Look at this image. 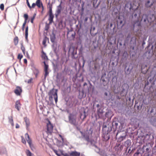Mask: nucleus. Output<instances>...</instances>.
Instances as JSON below:
<instances>
[{"instance_id":"obj_44","label":"nucleus","mask_w":156,"mask_h":156,"mask_svg":"<svg viewBox=\"0 0 156 156\" xmlns=\"http://www.w3.org/2000/svg\"><path fill=\"white\" fill-rule=\"evenodd\" d=\"M150 1H148L145 4V6L147 7H149L152 6L153 5V3H151L150 4Z\"/></svg>"},{"instance_id":"obj_12","label":"nucleus","mask_w":156,"mask_h":156,"mask_svg":"<svg viewBox=\"0 0 156 156\" xmlns=\"http://www.w3.org/2000/svg\"><path fill=\"white\" fill-rule=\"evenodd\" d=\"M110 61H113L114 62H112V65L113 66H114L115 65V63H116L115 66H116L118 63V61L119 60V57L118 56H116L115 57L112 56L110 59Z\"/></svg>"},{"instance_id":"obj_33","label":"nucleus","mask_w":156,"mask_h":156,"mask_svg":"<svg viewBox=\"0 0 156 156\" xmlns=\"http://www.w3.org/2000/svg\"><path fill=\"white\" fill-rule=\"evenodd\" d=\"M103 138L106 141L108 140L110 137V133L108 134H103Z\"/></svg>"},{"instance_id":"obj_40","label":"nucleus","mask_w":156,"mask_h":156,"mask_svg":"<svg viewBox=\"0 0 156 156\" xmlns=\"http://www.w3.org/2000/svg\"><path fill=\"white\" fill-rule=\"evenodd\" d=\"M42 52L41 57L44 60H48V58L46 54L43 51H42Z\"/></svg>"},{"instance_id":"obj_64","label":"nucleus","mask_w":156,"mask_h":156,"mask_svg":"<svg viewBox=\"0 0 156 156\" xmlns=\"http://www.w3.org/2000/svg\"><path fill=\"white\" fill-rule=\"evenodd\" d=\"M0 8L2 11H3L4 9V5L3 4H2L0 5Z\"/></svg>"},{"instance_id":"obj_61","label":"nucleus","mask_w":156,"mask_h":156,"mask_svg":"<svg viewBox=\"0 0 156 156\" xmlns=\"http://www.w3.org/2000/svg\"><path fill=\"white\" fill-rule=\"evenodd\" d=\"M57 47H53L54 51L55 53V54H56V55H57Z\"/></svg>"},{"instance_id":"obj_28","label":"nucleus","mask_w":156,"mask_h":156,"mask_svg":"<svg viewBox=\"0 0 156 156\" xmlns=\"http://www.w3.org/2000/svg\"><path fill=\"white\" fill-rule=\"evenodd\" d=\"M104 98L106 100H110L111 99V95L110 93H109V94H108V92H105L104 93Z\"/></svg>"},{"instance_id":"obj_52","label":"nucleus","mask_w":156,"mask_h":156,"mask_svg":"<svg viewBox=\"0 0 156 156\" xmlns=\"http://www.w3.org/2000/svg\"><path fill=\"white\" fill-rule=\"evenodd\" d=\"M63 76H62L61 74L58 73L56 75V79H62Z\"/></svg>"},{"instance_id":"obj_7","label":"nucleus","mask_w":156,"mask_h":156,"mask_svg":"<svg viewBox=\"0 0 156 156\" xmlns=\"http://www.w3.org/2000/svg\"><path fill=\"white\" fill-rule=\"evenodd\" d=\"M151 40H148V45L145 48L146 53L150 55H152L154 51V44L150 43Z\"/></svg>"},{"instance_id":"obj_45","label":"nucleus","mask_w":156,"mask_h":156,"mask_svg":"<svg viewBox=\"0 0 156 156\" xmlns=\"http://www.w3.org/2000/svg\"><path fill=\"white\" fill-rule=\"evenodd\" d=\"M26 153L27 156H32V154L30 150L28 149L26 150Z\"/></svg>"},{"instance_id":"obj_22","label":"nucleus","mask_w":156,"mask_h":156,"mask_svg":"<svg viewBox=\"0 0 156 156\" xmlns=\"http://www.w3.org/2000/svg\"><path fill=\"white\" fill-rule=\"evenodd\" d=\"M21 104L20 101V100H18L16 101L15 105V107L17 110L18 111H19L21 108Z\"/></svg>"},{"instance_id":"obj_59","label":"nucleus","mask_w":156,"mask_h":156,"mask_svg":"<svg viewBox=\"0 0 156 156\" xmlns=\"http://www.w3.org/2000/svg\"><path fill=\"white\" fill-rule=\"evenodd\" d=\"M23 57V55L21 54H19L18 55L17 58L18 59L20 60Z\"/></svg>"},{"instance_id":"obj_9","label":"nucleus","mask_w":156,"mask_h":156,"mask_svg":"<svg viewBox=\"0 0 156 156\" xmlns=\"http://www.w3.org/2000/svg\"><path fill=\"white\" fill-rule=\"evenodd\" d=\"M129 88V86L127 84H123L121 90L120 92L121 96L122 97L126 96L127 94Z\"/></svg>"},{"instance_id":"obj_3","label":"nucleus","mask_w":156,"mask_h":156,"mask_svg":"<svg viewBox=\"0 0 156 156\" xmlns=\"http://www.w3.org/2000/svg\"><path fill=\"white\" fill-rule=\"evenodd\" d=\"M140 14V11L138 10L137 9H136L133 13L132 18L133 19L136 18V21H135L133 25V30H134L135 28L136 27L137 30H139L140 26V18L139 17Z\"/></svg>"},{"instance_id":"obj_36","label":"nucleus","mask_w":156,"mask_h":156,"mask_svg":"<svg viewBox=\"0 0 156 156\" xmlns=\"http://www.w3.org/2000/svg\"><path fill=\"white\" fill-rule=\"evenodd\" d=\"M51 42L52 43V47H57V40H50Z\"/></svg>"},{"instance_id":"obj_11","label":"nucleus","mask_w":156,"mask_h":156,"mask_svg":"<svg viewBox=\"0 0 156 156\" xmlns=\"http://www.w3.org/2000/svg\"><path fill=\"white\" fill-rule=\"evenodd\" d=\"M43 63L44 65V71L45 72V74L44 78L42 79L43 81L45 80L46 76L49 74V72L48 71V65L46 64L45 61H44Z\"/></svg>"},{"instance_id":"obj_50","label":"nucleus","mask_w":156,"mask_h":156,"mask_svg":"<svg viewBox=\"0 0 156 156\" xmlns=\"http://www.w3.org/2000/svg\"><path fill=\"white\" fill-rule=\"evenodd\" d=\"M36 16V14L35 13H34L33 15V16L32 17H31V19H30V22L32 23H34V19H35V18Z\"/></svg>"},{"instance_id":"obj_29","label":"nucleus","mask_w":156,"mask_h":156,"mask_svg":"<svg viewBox=\"0 0 156 156\" xmlns=\"http://www.w3.org/2000/svg\"><path fill=\"white\" fill-rule=\"evenodd\" d=\"M6 153V151L5 148L4 147H0V154H5Z\"/></svg>"},{"instance_id":"obj_30","label":"nucleus","mask_w":156,"mask_h":156,"mask_svg":"<svg viewBox=\"0 0 156 156\" xmlns=\"http://www.w3.org/2000/svg\"><path fill=\"white\" fill-rule=\"evenodd\" d=\"M144 22H146L147 20L148 22H149V20L147 18V16L146 14H143L142 17V18L141 20V21H143Z\"/></svg>"},{"instance_id":"obj_35","label":"nucleus","mask_w":156,"mask_h":156,"mask_svg":"<svg viewBox=\"0 0 156 156\" xmlns=\"http://www.w3.org/2000/svg\"><path fill=\"white\" fill-rule=\"evenodd\" d=\"M133 69V67H132L131 68H130V66H129L128 68L125 71V73L127 75L129 74L130 73V72Z\"/></svg>"},{"instance_id":"obj_25","label":"nucleus","mask_w":156,"mask_h":156,"mask_svg":"<svg viewBox=\"0 0 156 156\" xmlns=\"http://www.w3.org/2000/svg\"><path fill=\"white\" fill-rule=\"evenodd\" d=\"M36 5L38 8H40L41 7L42 8V9H44V7L42 2L41 0H37L36 2Z\"/></svg>"},{"instance_id":"obj_38","label":"nucleus","mask_w":156,"mask_h":156,"mask_svg":"<svg viewBox=\"0 0 156 156\" xmlns=\"http://www.w3.org/2000/svg\"><path fill=\"white\" fill-rule=\"evenodd\" d=\"M94 150V151L97 153L99 154L100 155H102V152L100 151V149L98 147L95 148L94 149L93 148Z\"/></svg>"},{"instance_id":"obj_53","label":"nucleus","mask_w":156,"mask_h":156,"mask_svg":"<svg viewBox=\"0 0 156 156\" xmlns=\"http://www.w3.org/2000/svg\"><path fill=\"white\" fill-rule=\"evenodd\" d=\"M152 151L153 152V154L154 153L156 154V144L153 148H152Z\"/></svg>"},{"instance_id":"obj_13","label":"nucleus","mask_w":156,"mask_h":156,"mask_svg":"<svg viewBox=\"0 0 156 156\" xmlns=\"http://www.w3.org/2000/svg\"><path fill=\"white\" fill-rule=\"evenodd\" d=\"M104 108L103 107L97 108V113L99 118H101L103 115V113L104 112Z\"/></svg>"},{"instance_id":"obj_23","label":"nucleus","mask_w":156,"mask_h":156,"mask_svg":"<svg viewBox=\"0 0 156 156\" xmlns=\"http://www.w3.org/2000/svg\"><path fill=\"white\" fill-rule=\"evenodd\" d=\"M101 40H94L93 41V45L94 48L96 49L99 45V42Z\"/></svg>"},{"instance_id":"obj_43","label":"nucleus","mask_w":156,"mask_h":156,"mask_svg":"<svg viewBox=\"0 0 156 156\" xmlns=\"http://www.w3.org/2000/svg\"><path fill=\"white\" fill-rule=\"evenodd\" d=\"M33 72L34 74L35 75V77L36 78L37 77L39 73L38 70L37 69L35 68L33 70Z\"/></svg>"},{"instance_id":"obj_34","label":"nucleus","mask_w":156,"mask_h":156,"mask_svg":"<svg viewBox=\"0 0 156 156\" xmlns=\"http://www.w3.org/2000/svg\"><path fill=\"white\" fill-rule=\"evenodd\" d=\"M24 120L26 124V127L27 128L30 125L29 120L27 117H24Z\"/></svg>"},{"instance_id":"obj_62","label":"nucleus","mask_w":156,"mask_h":156,"mask_svg":"<svg viewBox=\"0 0 156 156\" xmlns=\"http://www.w3.org/2000/svg\"><path fill=\"white\" fill-rule=\"evenodd\" d=\"M117 80V77L115 76H114L112 79V81L113 82L114 81H116Z\"/></svg>"},{"instance_id":"obj_37","label":"nucleus","mask_w":156,"mask_h":156,"mask_svg":"<svg viewBox=\"0 0 156 156\" xmlns=\"http://www.w3.org/2000/svg\"><path fill=\"white\" fill-rule=\"evenodd\" d=\"M86 95H84V92L83 90H82L81 92L80 91H79V98H82L83 97H85Z\"/></svg>"},{"instance_id":"obj_51","label":"nucleus","mask_w":156,"mask_h":156,"mask_svg":"<svg viewBox=\"0 0 156 156\" xmlns=\"http://www.w3.org/2000/svg\"><path fill=\"white\" fill-rule=\"evenodd\" d=\"M137 143H138L140 144H142L143 143H145V141L143 140V139L141 137V140H140L138 139L137 140Z\"/></svg>"},{"instance_id":"obj_55","label":"nucleus","mask_w":156,"mask_h":156,"mask_svg":"<svg viewBox=\"0 0 156 156\" xmlns=\"http://www.w3.org/2000/svg\"><path fill=\"white\" fill-rule=\"evenodd\" d=\"M8 119H9V122L10 123L13 122L12 116H11V117H9Z\"/></svg>"},{"instance_id":"obj_16","label":"nucleus","mask_w":156,"mask_h":156,"mask_svg":"<svg viewBox=\"0 0 156 156\" xmlns=\"http://www.w3.org/2000/svg\"><path fill=\"white\" fill-rule=\"evenodd\" d=\"M128 57L129 55L127 52L126 51H124L122 55L121 61L122 62H125L127 61Z\"/></svg>"},{"instance_id":"obj_39","label":"nucleus","mask_w":156,"mask_h":156,"mask_svg":"<svg viewBox=\"0 0 156 156\" xmlns=\"http://www.w3.org/2000/svg\"><path fill=\"white\" fill-rule=\"evenodd\" d=\"M54 17V16L53 14L49 15V17L48 20L49 21V24H51L52 22Z\"/></svg>"},{"instance_id":"obj_20","label":"nucleus","mask_w":156,"mask_h":156,"mask_svg":"<svg viewBox=\"0 0 156 156\" xmlns=\"http://www.w3.org/2000/svg\"><path fill=\"white\" fill-rule=\"evenodd\" d=\"M142 151L140 148H139L133 155V156H141L142 155Z\"/></svg>"},{"instance_id":"obj_5","label":"nucleus","mask_w":156,"mask_h":156,"mask_svg":"<svg viewBox=\"0 0 156 156\" xmlns=\"http://www.w3.org/2000/svg\"><path fill=\"white\" fill-rule=\"evenodd\" d=\"M107 48L108 49L110 50V51L112 53H115V50H116L114 48V44L116 42V40H107Z\"/></svg>"},{"instance_id":"obj_41","label":"nucleus","mask_w":156,"mask_h":156,"mask_svg":"<svg viewBox=\"0 0 156 156\" xmlns=\"http://www.w3.org/2000/svg\"><path fill=\"white\" fill-rule=\"evenodd\" d=\"M23 17L24 18L25 20L23 24H24L26 25L27 23V20L28 18V15L27 14H25L23 15Z\"/></svg>"},{"instance_id":"obj_6","label":"nucleus","mask_w":156,"mask_h":156,"mask_svg":"<svg viewBox=\"0 0 156 156\" xmlns=\"http://www.w3.org/2000/svg\"><path fill=\"white\" fill-rule=\"evenodd\" d=\"M135 40L134 41L135 43L132 45H130L129 49L130 55L132 57L136 55L137 51V48L136 47V40Z\"/></svg>"},{"instance_id":"obj_21","label":"nucleus","mask_w":156,"mask_h":156,"mask_svg":"<svg viewBox=\"0 0 156 156\" xmlns=\"http://www.w3.org/2000/svg\"><path fill=\"white\" fill-rule=\"evenodd\" d=\"M53 66V69L54 72H56L58 70V63L57 62H52Z\"/></svg>"},{"instance_id":"obj_32","label":"nucleus","mask_w":156,"mask_h":156,"mask_svg":"<svg viewBox=\"0 0 156 156\" xmlns=\"http://www.w3.org/2000/svg\"><path fill=\"white\" fill-rule=\"evenodd\" d=\"M80 153L76 151H72L70 153V155L72 156H79L80 155Z\"/></svg>"},{"instance_id":"obj_54","label":"nucleus","mask_w":156,"mask_h":156,"mask_svg":"<svg viewBox=\"0 0 156 156\" xmlns=\"http://www.w3.org/2000/svg\"><path fill=\"white\" fill-rule=\"evenodd\" d=\"M132 151H130V147L129 148H128L127 151V152L126 153V155L129 156L132 152Z\"/></svg>"},{"instance_id":"obj_1","label":"nucleus","mask_w":156,"mask_h":156,"mask_svg":"<svg viewBox=\"0 0 156 156\" xmlns=\"http://www.w3.org/2000/svg\"><path fill=\"white\" fill-rule=\"evenodd\" d=\"M113 129V133H114L116 131L119 129V130L116 133V136L118 133V131L121 130L122 128L123 124L120 122L118 119L116 118H114L112 120V123L110 124Z\"/></svg>"},{"instance_id":"obj_4","label":"nucleus","mask_w":156,"mask_h":156,"mask_svg":"<svg viewBox=\"0 0 156 156\" xmlns=\"http://www.w3.org/2000/svg\"><path fill=\"white\" fill-rule=\"evenodd\" d=\"M112 131L113 129L111 125L108 121L103 122L102 126V132L103 134H108Z\"/></svg>"},{"instance_id":"obj_31","label":"nucleus","mask_w":156,"mask_h":156,"mask_svg":"<svg viewBox=\"0 0 156 156\" xmlns=\"http://www.w3.org/2000/svg\"><path fill=\"white\" fill-rule=\"evenodd\" d=\"M78 45L80 46V48L79 49V54L80 55H82L83 52V48L82 46V45L81 43H80L79 44H78Z\"/></svg>"},{"instance_id":"obj_57","label":"nucleus","mask_w":156,"mask_h":156,"mask_svg":"<svg viewBox=\"0 0 156 156\" xmlns=\"http://www.w3.org/2000/svg\"><path fill=\"white\" fill-rule=\"evenodd\" d=\"M21 49L22 51L23 52L24 54L25 53V48L23 46V44H22L21 47Z\"/></svg>"},{"instance_id":"obj_2","label":"nucleus","mask_w":156,"mask_h":156,"mask_svg":"<svg viewBox=\"0 0 156 156\" xmlns=\"http://www.w3.org/2000/svg\"><path fill=\"white\" fill-rule=\"evenodd\" d=\"M153 145V143H146L145 145L141 148L144 156H153L152 149Z\"/></svg>"},{"instance_id":"obj_56","label":"nucleus","mask_w":156,"mask_h":156,"mask_svg":"<svg viewBox=\"0 0 156 156\" xmlns=\"http://www.w3.org/2000/svg\"><path fill=\"white\" fill-rule=\"evenodd\" d=\"M53 97L51 96H49V100L51 101V104H52L53 103Z\"/></svg>"},{"instance_id":"obj_24","label":"nucleus","mask_w":156,"mask_h":156,"mask_svg":"<svg viewBox=\"0 0 156 156\" xmlns=\"http://www.w3.org/2000/svg\"><path fill=\"white\" fill-rule=\"evenodd\" d=\"M150 137V135L148 134H146L145 135H144L142 136V138L143 139V140L145 142H147L149 139Z\"/></svg>"},{"instance_id":"obj_42","label":"nucleus","mask_w":156,"mask_h":156,"mask_svg":"<svg viewBox=\"0 0 156 156\" xmlns=\"http://www.w3.org/2000/svg\"><path fill=\"white\" fill-rule=\"evenodd\" d=\"M105 117L111 119L112 117V116H111V112L109 111L106 112L105 113Z\"/></svg>"},{"instance_id":"obj_14","label":"nucleus","mask_w":156,"mask_h":156,"mask_svg":"<svg viewBox=\"0 0 156 156\" xmlns=\"http://www.w3.org/2000/svg\"><path fill=\"white\" fill-rule=\"evenodd\" d=\"M47 132L48 133H51L53 131V126L51 123L50 121H49L48 123L47 124Z\"/></svg>"},{"instance_id":"obj_47","label":"nucleus","mask_w":156,"mask_h":156,"mask_svg":"<svg viewBox=\"0 0 156 156\" xmlns=\"http://www.w3.org/2000/svg\"><path fill=\"white\" fill-rule=\"evenodd\" d=\"M64 76H63V79L61 80V79H56V82L58 84H60L61 82H63L64 79Z\"/></svg>"},{"instance_id":"obj_19","label":"nucleus","mask_w":156,"mask_h":156,"mask_svg":"<svg viewBox=\"0 0 156 156\" xmlns=\"http://www.w3.org/2000/svg\"><path fill=\"white\" fill-rule=\"evenodd\" d=\"M117 45H119L120 48H122L124 47L126 45V40H117Z\"/></svg>"},{"instance_id":"obj_26","label":"nucleus","mask_w":156,"mask_h":156,"mask_svg":"<svg viewBox=\"0 0 156 156\" xmlns=\"http://www.w3.org/2000/svg\"><path fill=\"white\" fill-rule=\"evenodd\" d=\"M88 115L87 112H86L85 110H83V113H80V118L83 119H84Z\"/></svg>"},{"instance_id":"obj_49","label":"nucleus","mask_w":156,"mask_h":156,"mask_svg":"<svg viewBox=\"0 0 156 156\" xmlns=\"http://www.w3.org/2000/svg\"><path fill=\"white\" fill-rule=\"evenodd\" d=\"M28 27L27 26L25 29V38L26 39H27L28 38Z\"/></svg>"},{"instance_id":"obj_10","label":"nucleus","mask_w":156,"mask_h":156,"mask_svg":"<svg viewBox=\"0 0 156 156\" xmlns=\"http://www.w3.org/2000/svg\"><path fill=\"white\" fill-rule=\"evenodd\" d=\"M78 49V46L76 48L74 47H72L69 48V52L71 53L72 55V58L76 59L78 57L77 55V49Z\"/></svg>"},{"instance_id":"obj_27","label":"nucleus","mask_w":156,"mask_h":156,"mask_svg":"<svg viewBox=\"0 0 156 156\" xmlns=\"http://www.w3.org/2000/svg\"><path fill=\"white\" fill-rule=\"evenodd\" d=\"M126 135H123L122 136H120L119 137H118L117 139L118 142H121L123 141L126 139Z\"/></svg>"},{"instance_id":"obj_46","label":"nucleus","mask_w":156,"mask_h":156,"mask_svg":"<svg viewBox=\"0 0 156 156\" xmlns=\"http://www.w3.org/2000/svg\"><path fill=\"white\" fill-rule=\"evenodd\" d=\"M49 23V24L46 23L44 28V30L46 31H48L50 28Z\"/></svg>"},{"instance_id":"obj_63","label":"nucleus","mask_w":156,"mask_h":156,"mask_svg":"<svg viewBox=\"0 0 156 156\" xmlns=\"http://www.w3.org/2000/svg\"><path fill=\"white\" fill-rule=\"evenodd\" d=\"M25 136L26 140H27V139H28V140L30 139L29 136L27 133H26L25 134Z\"/></svg>"},{"instance_id":"obj_8","label":"nucleus","mask_w":156,"mask_h":156,"mask_svg":"<svg viewBox=\"0 0 156 156\" xmlns=\"http://www.w3.org/2000/svg\"><path fill=\"white\" fill-rule=\"evenodd\" d=\"M76 118V115L75 113H69L68 116L69 123L71 125L76 126L77 124Z\"/></svg>"},{"instance_id":"obj_60","label":"nucleus","mask_w":156,"mask_h":156,"mask_svg":"<svg viewBox=\"0 0 156 156\" xmlns=\"http://www.w3.org/2000/svg\"><path fill=\"white\" fill-rule=\"evenodd\" d=\"M22 142L24 144H26V141L23 136H21Z\"/></svg>"},{"instance_id":"obj_48","label":"nucleus","mask_w":156,"mask_h":156,"mask_svg":"<svg viewBox=\"0 0 156 156\" xmlns=\"http://www.w3.org/2000/svg\"><path fill=\"white\" fill-rule=\"evenodd\" d=\"M151 30L153 31H156V23L153 25L151 28Z\"/></svg>"},{"instance_id":"obj_58","label":"nucleus","mask_w":156,"mask_h":156,"mask_svg":"<svg viewBox=\"0 0 156 156\" xmlns=\"http://www.w3.org/2000/svg\"><path fill=\"white\" fill-rule=\"evenodd\" d=\"M49 14H53L52 11L51 6H50L49 7Z\"/></svg>"},{"instance_id":"obj_17","label":"nucleus","mask_w":156,"mask_h":156,"mask_svg":"<svg viewBox=\"0 0 156 156\" xmlns=\"http://www.w3.org/2000/svg\"><path fill=\"white\" fill-rule=\"evenodd\" d=\"M22 92V89L21 87L17 86L16 87V89L14 90L15 94L17 96H20Z\"/></svg>"},{"instance_id":"obj_18","label":"nucleus","mask_w":156,"mask_h":156,"mask_svg":"<svg viewBox=\"0 0 156 156\" xmlns=\"http://www.w3.org/2000/svg\"><path fill=\"white\" fill-rule=\"evenodd\" d=\"M131 142L130 140L129 139L127 140L126 141H125L122 144L123 145L126 147V153L127 152V151L131 145Z\"/></svg>"},{"instance_id":"obj_15","label":"nucleus","mask_w":156,"mask_h":156,"mask_svg":"<svg viewBox=\"0 0 156 156\" xmlns=\"http://www.w3.org/2000/svg\"><path fill=\"white\" fill-rule=\"evenodd\" d=\"M57 89H55L54 88L50 90L48 93V96H51L54 97L56 95H57Z\"/></svg>"}]
</instances>
